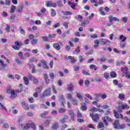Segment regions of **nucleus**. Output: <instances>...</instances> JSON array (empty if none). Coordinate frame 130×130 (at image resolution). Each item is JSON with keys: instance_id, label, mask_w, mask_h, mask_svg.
<instances>
[{"instance_id": "nucleus-19", "label": "nucleus", "mask_w": 130, "mask_h": 130, "mask_svg": "<svg viewBox=\"0 0 130 130\" xmlns=\"http://www.w3.org/2000/svg\"><path fill=\"white\" fill-rule=\"evenodd\" d=\"M0 66L1 67H2V68H4L8 67V64L5 63V62L2 60L1 59H0Z\"/></svg>"}, {"instance_id": "nucleus-10", "label": "nucleus", "mask_w": 130, "mask_h": 130, "mask_svg": "<svg viewBox=\"0 0 130 130\" xmlns=\"http://www.w3.org/2000/svg\"><path fill=\"white\" fill-rule=\"evenodd\" d=\"M114 85L117 86L118 88H122V84H118V81L117 80H114L113 81Z\"/></svg>"}, {"instance_id": "nucleus-26", "label": "nucleus", "mask_w": 130, "mask_h": 130, "mask_svg": "<svg viewBox=\"0 0 130 130\" xmlns=\"http://www.w3.org/2000/svg\"><path fill=\"white\" fill-rule=\"evenodd\" d=\"M48 114V111H44L43 113L40 114V116L42 118L45 117L46 115Z\"/></svg>"}, {"instance_id": "nucleus-30", "label": "nucleus", "mask_w": 130, "mask_h": 130, "mask_svg": "<svg viewBox=\"0 0 130 130\" xmlns=\"http://www.w3.org/2000/svg\"><path fill=\"white\" fill-rule=\"evenodd\" d=\"M51 15L52 17H55L56 16V12H55V10L54 9H51Z\"/></svg>"}, {"instance_id": "nucleus-27", "label": "nucleus", "mask_w": 130, "mask_h": 130, "mask_svg": "<svg viewBox=\"0 0 130 130\" xmlns=\"http://www.w3.org/2000/svg\"><path fill=\"white\" fill-rule=\"evenodd\" d=\"M23 81L25 85H28L29 84V79L26 77H23Z\"/></svg>"}, {"instance_id": "nucleus-28", "label": "nucleus", "mask_w": 130, "mask_h": 130, "mask_svg": "<svg viewBox=\"0 0 130 130\" xmlns=\"http://www.w3.org/2000/svg\"><path fill=\"white\" fill-rule=\"evenodd\" d=\"M124 97H125V95L122 93L119 94L118 98L119 99H121V100L123 101L124 100Z\"/></svg>"}, {"instance_id": "nucleus-32", "label": "nucleus", "mask_w": 130, "mask_h": 130, "mask_svg": "<svg viewBox=\"0 0 130 130\" xmlns=\"http://www.w3.org/2000/svg\"><path fill=\"white\" fill-rule=\"evenodd\" d=\"M125 127V124H122L120 125V124L119 125V126L118 127V129H124V128Z\"/></svg>"}, {"instance_id": "nucleus-60", "label": "nucleus", "mask_w": 130, "mask_h": 130, "mask_svg": "<svg viewBox=\"0 0 130 130\" xmlns=\"http://www.w3.org/2000/svg\"><path fill=\"white\" fill-rule=\"evenodd\" d=\"M24 56L25 57H30V56H31V54H30V53L25 52V53L24 54Z\"/></svg>"}, {"instance_id": "nucleus-59", "label": "nucleus", "mask_w": 130, "mask_h": 130, "mask_svg": "<svg viewBox=\"0 0 130 130\" xmlns=\"http://www.w3.org/2000/svg\"><path fill=\"white\" fill-rule=\"evenodd\" d=\"M65 49L67 51H70L71 50V47L67 45L65 46Z\"/></svg>"}, {"instance_id": "nucleus-44", "label": "nucleus", "mask_w": 130, "mask_h": 130, "mask_svg": "<svg viewBox=\"0 0 130 130\" xmlns=\"http://www.w3.org/2000/svg\"><path fill=\"white\" fill-rule=\"evenodd\" d=\"M82 72V74H83V75H85V76H89L90 75V73L86 71V70H83Z\"/></svg>"}, {"instance_id": "nucleus-24", "label": "nucleus", "mask_w": 130, "mask_h": 130, "mask_svg": "<svg viewBox=\"0 0 130 130\" xmlns=\"http://www.w3.org/2000/svg\"><path fill=\"white\" fill-rule=\"evenodd\" d=\"M87 105H86L85 103H84V105L81 107V110H82V111H85V110H87Z\"/></svg>"}, {"instance_id": "nucleus-25", "label": "nucleus", "mask_w": 130, "mask_h": 130, "mask_svg": "<svg viewBox=\"0 0 130 130\" xmlns=\"http://www.w3.org/2000/svg\"><path fill=\"white\" fill-rule=\"evenodd\" d=\"M110 76L111 77V78H116L117 75H116V73L115 72L112 71L110 73Z\"/></svg>"}, {"instance_id": "nucleus-6", "label": "nucleus", "mask_w": 130, "mask_h": 130, "mask_svg": "<svg viewBox=\"0 0 130 130\" xmlns=\"http://www.w3.org/2000/svg\"><path fill=\"white\" fill-rule=\"evenodd\" d=\"M59 101L63 107H64V103H66V101L64 100V97H63V95H60Z\"/></svg>"}, {"instance_id": "nucleus-29", "label": "nucleus", "mask_w": 130, "mask_h": 130, "mask_svg": "<svg viewBox=\"0 0 130 130\" xmlns=\"http://www.w3.org/2000/svg\"><path fill=\"white\" fill-rule=\"evenodd\" d=\"M63 14L65 15V16H70L71 15H73V13L70 12V11H63Z\"/></svg>"}, {"instance_id": "nucleus-61", "label": "nucleus", "mask_w": 130, "mask_h": 130, "mask_svg": "<svg viewBox=\"0 0 130 130\" xmlns=\"http://www.w3.org/2000/svg\"><path fill=\"white\" fill-rule=\"evenodd\" d=\"M69 22H64L63 23V25H64V26L65 27V28L66 29H68V28H69Z\"/></svg>"}, {"instance_id": "nucleus-51", "label": "nucleus", "mask_w": 130, "mask_h": 130, "mask_svg": "<svg viewBox=\"0 0 130 130\" xmlns=\"http://www.w3.org/2000/svg\"><path fill=\"white\" fill-rule=\"evenodd\" d=\"M104 77L105 79H108L109 78V73H105L104 74Z\"/></svg>"}, {"instance_id": "nucleus-37", "label": "nucleus", "mask_w": 130, "mask_h": 130, "mask_svg": "<svg viewBox=\"0 0 130 130\" xmlns=\"http://www.w3.org/2000/svg\"><path fill=\"white\" fill-rule=\"evenodd\" d=\"M126 46V44L124 43H122V42H121L120 43V47H121V48H124V47H125V46Z\"/></svg>"}, {"instance_id": "nucleus-54", "label": "nucleus", "mask_w": 130, "mask_h": 130, "mask_svg": "<svg viewBox=\"0 0 130 130\" xmlns=\"http://www.w3.org/2000/svg\"><path fill=\"white\" fill-rule=\"evenodd\" d=\"M14 44L16 46H22L23 45V43H19V42H15Z\"/></svg>"}, {"instance_id": "nucleus-39", "label": "nucleus", "mask_w": 130, "mask_h": 130, "mask_svg": "<svg viewBox=\"0 0 130 130\" xmlns=\"http://www.w3.org/2000/svg\"><path fill=\"white\" fill-rule=\"evenodd\" d=\"M81 47L80 46H77L75 49V52H77V53H80L81 52Z\"/></svg>"}, {"instance_id": "nucleus-3", "label": "nucleus", "mask_w": 130, "mask_h": 130, "mask_svg": "<svg viewBox=\"0 0 130 130\" xmlns=\"http://www.w3.org/2000/svg\"><path fill=\"white\" fill-rule=\"evenodd\" d=\"M7 93H8V94L11 93L10 99H14V98H16L17 97L15 90L11 91V90L8 89Z\"/></svg>"}, {"instance_id": "nucleus-62", "label": "nucleus", "mask_w": 130, "mask_h": 130, "mask_svg": "<svg viewBox=\"0 0 130 130\" xmlns=\"http://www.w3.org/2000/svg\"><path fill=\"white\" fill-rule=\"evenodd\" d=\"M109 107L107 105H103L101 106V108L103 109H107Z\"/></svg>"}, {"instance_id": "nucleus-57", "label": "nucleus", "mask_w": 130, "mask_h": 130, "mask_svg": "<svg viewBox=\"0 0 130 130\" xmlns=\"http://www.w3.org/2000/svg\"><path fill=\"white\" fill-rule=\"evenodd\" d=\"M80 69V67L79 66H74V70L75 71V72H78V71H79V70Z\"/></svg>"}, {"instance_id": "nucleus-14", "label": "nucleus", "mask_w": 130, "mask_h": 130, "mask_svg": "<svg viewBox=\"0 0 130 130\" xmlns=\"http://www.w3.org/2000/svg\"><path fill=\"white\" fill-rule=\"evenodd\" d=\"M68 119H69V116H64L63 119L60 120V122H61V123H64L67 122Z\"/></svg>"}, {"instance_id": "nucleus-15", "label": "nucleus", "mask_w": 130, "mask_h": 130, "mask_svg": "<svg viewBox=\"0 0 130 130\" xmlns=\"http://www.w3.org/2000/svg\"><path fill=\"white\" fill-rule=\"evenodd\" d=\"M53 47L56 49V50H59L60 49V46L57 43H54L53 45Z\"/></svg>"}, {"instance_id": "nucleus-41", "label": "nucleus", "mask_w": 130, "mask_h": 130, "mask_svg": "<svg viewBox=\"0 0 130 130\" xmlns=\"http://www.w3.org/2000/svg\"><path fill=\"white\" fill-rule=\"evenodd\" d=\"M15 61L17 62V64H22V61L19 58L15 59Z\"/></svg>"}, {"instance_id": "nucleus-23", "label": "nucleus", "mask_w": 130, "mask_h": 130, "mask_svg": "<svg viewBox=\"0 0 130 130\" xmlns=\"http://www.w3.org/2000/svg\"><path fill=\"white\" fill-rule=\"evenodd\" d=\"M68 58L69 59H71L70 61H71V63H75L76 60L75 59V58H74V57H73L72 56H68Z\"/></svg>"}, {"instance_id": "nucleus-4", "label": "nucleus", "mask_w": 130, "mask_h": 130, "mask_svg": "<svg viewBox=\"0 0 130 130\" xmlns=\"http://www.w3.org/2000/svg\"><path fill=\"white\" fill-rule=\"evenodd\" d=\"M19 126H20V129H28L31 127V124L26 123V125L23 124H20Z\"/></svg>"}, {"instance_id": "nucleus-43", "label": "nucleus", "mask_w": 130, "mask_h": 130, "mask_svg": "<svg viewBox=\"0 0 130 130\" xmlns=\"http://www.w3.org/2000/svg\"><path fill=\"white\" fill-rule=\"evenodd\" d=\"M18 56L20 57V59H24V57H23V52H19L18 53Z\"/></svg>"}, {"instance_id": "nucleus-2", "label": "nucleus", "mask_w": 130, "mask_h": 130, "mask_svg": "<svg viewBox=\"0 0 130 130\" xmlns=\"http://www.w3.org/2000/svg\"><path fill=\"white\" fill-rule=\"evenodd\" d=\"M90 116L94 121H97V120H99V114H98L90 113Z\"/></svg>"}, {"instance_id": "nucleus-7", "label": "nucleus", "mask_w": 130, "mask_h": 130, "mask_svg": "<svg viewBox=\"0 0 130 130\" xmlns=\"http://www.w3.org/2000/svg\"><path fill=\"white\" fill-rule=\"evenodd\" d=\"M109 20L110 23H112L114 21L119 22V19L117 18L116 17H113V16H109Z\"/></svg>"}, {"instance_id": "nucleus-31", "label": "nucleus", "mask_w": 130, "mask_h": 130, "mask_svg": "<svg viewBox=\"0 0 130 130\" xmlns=\"http://www.w3.org/2000/svg\"><path fill=\"white\" fill-rule=\"evenodd\" d=\"M114 116L116 118H119L120 117V114L118 113V112L116 111H114Z\"/></svg>"}, {"instance_id": "nucleus-52", "label": "nucleus", "mask_w": 130, "mask_h": 130, "mask_svg": "<svg viewBox=\"0 0 130 130\" xmlns=\"http://www.w3.org/2000/svg\"><path fill=\"white\" fill-rule=\"evenodd\" d=\"M49 123H50V120H47L44 122V124L45 125H49Z\"/></svg>"}, {"instance_id": "nucleus-9", "label": "nucleus", "mask_w": 130, "mask_h": 130, "mask_svg": "<svg viewBox=\"0 0 130 130\" xmlns=\"http://www.w3.org/2000/svg\"><path fill=\"white\" fill-rule=\"evenodd\" d=\"M121 109H125V106H124V105H122L121 106L119 105L117 110L119 112V113H121V112H122Z\"/></svg>"}, {"instance_id": "nucleus-49", "label": "nucleus", "mask_w": 130, "mask_h": 130, "mask_svg": "<svg viewBox=\"0 0 130 130\" xmlns=\"http://www.w3.org/2000/svg\"><path fill=\"white\" fill-rule=\"evenodd\" d=\"M59 113H63V112H66V109H63L62 108H60L58 110Z\"/></svg>"}, {"instance_id": "nucleus-35", "label": "nucleus", "mask_w": 130, "mask_h": 130, "mask_svg": "<svg viewBox=\"0 0 130 130\" xmlns=\"http://www.w3.org/2000/svg\"><path fill=\"white\" fill-rule=\"evenodd\" d=\"M71 102L73 105H78V103L77 102V100H76V99H72Z\"/></svg>"}, {"instance_id": "nucleus-21", "label": "nucleus", "mask_w": 130, "mask_h": 130, "mask_svg": "<svg viewBox=\"0 0 130 130\" xmlns=\"http://www.w3.org/2000/svg\"><path fill=\"white\" fill-rule=\"evenodd\" d=\"M89 69L90 70H93V69H94V71H97L98 68L94 64H91L90 66H89Z\"/></svg>"}, {"instance_id": "nucleus-50", "label": "nucleus", "mask_w": 130, "mask_h": 130, "mask_svg": "<svg viewBox=\"0 0 130 130\" xmlns=\"http://www.w3.org/2000/svg\"><path fill=\"white\" fill-rule=\"evenodd\" d=\"M0 109H3L4 110H5L7 111V108H6V107L4 106V105L2 104V103H0Z\"/></svg>"}, {"instance_id": "nucleus-16", "label": "nucleus", "mask_w": 130, "mask_h": 130, "mask_svg": "<svg viewBox=\"0 0 130 130\" xmlns=\"http://www.w3.org/2000/svg\"><path fill=\"white\" fill-rule=\"evenodd\" d=\"M73 88H74L73 84L70 83V84H68L67 90L68 91H73L74 90Z\"/></svg>"}, {"instance_id": "nucleus-58", "label": "nucleus", "mask_w": 130, "mask_h": 130, "mask_svg": "<svg viewBox=\"0 0 130 130\" xmlns=\"http://www.w3.org/2000/svg\"><path fill=\"white\" fill-rule=\"evenodd\" d=\"M49 76L52 80H53V79H54V74H53V73H49Z\"/></svg>"}, {"instance_id": "nucleus-38", "label": "nucleus", "mask_w": 130, "mask_h": 130, "mask_svg": "<svg viewBox=\"0 0 130 130\" xmlns=\"http://www.w3.org/2000/svg\"><path fill=\"white\" fill-rule=\"evenodd\" d=\"M69 5H71V7L72 8V9H73V10H75L76 3H69Z\"/></svg>"}, {"instance_id": "nucleus-48", "label": "nucleus", "mask_w": 130, "mask_h": 130, "mask_svg": "<svg viewBox=\"0 0 130 130\" xmlns=\"http://www.w3.org/2000/svg\"><path fill=\"white\" fill-rule=\"evenodd\" d=\"M17 12H19V13H21V12H23V7L19 6L17 9Z\"/></svg>"}, {"instance_id": "nucleus-63", "label": "nucleus", "mask_w": 130, "mask_h": 130, "mask_svg": "<svg viewBox=\"0 0 130 130\" xmlns=\"http://www.w3.org/2000/svg\"><path fill=\"white\" fill-rule=\"evenodd\" d=\"M46 6L47 7H51V2L50 1H48L46 3Z\"/></svg>"}, {"instance_id": "nucleus-13", "label": "nucleus", "mask_w": 130, "mask_h": 130, "mask_svg": "<svg viewBox=\"0 0 130 130\" xmlns=\"http://www.w3.org/2000/svg\"><path fill=\"white\" fill-rule=\"evenodd\" d=\"M41 62L43 63V67L45 70H48V67H47V62L44 60H42Z\"/></svg>"}, {"instance_id": "nucleus-22", "label": "nucleus", "mask_w": 130, "mask_h": 130, "mask_svg": "<svg viewBox=\"0 0 130 130\" xmlns=\"http://www.w3.org/2000/svg\"><path fill=\"white\" fill-rule=\"evenodd\" d=\"M106 59H107L105 57H102L101 58H98L97 60L101 61V62H103L106 61Z\"/></svg>"}, {"instance_id": "nucleus-53", "label": "nucleus", "mask_w": 130, "mask_h": 130, "mask_svg": "<svg viewBox=\"0 0 130 130\" xmlns=\"http://www.w3.org/2000/svg\"><path fill=\"white\" fill-rule=\"evenodd\" d=\"M10 29H11V26L7 24L6 25V28H5V30L7 32H10Z\"/></svg>"}, {"instance_id": "nucleus-5", "label": "nucleus", "mask_w": 130, "mask_h": 130, "mask_svg": "<svg viewBox=\"0 0 130 130\" xmlns=\"http://www.w3.org/2000/svg\"><path fill=\"white\" fill-rule=\"evenodd\" d=\"M100 42H101V44H103V45H109L111 43L110 41L107 39H102L100 41Z\"/></svg>"}, {"instance_id": "nucleus-11", "label": "nucleus", "mask_w": 130, "mask_h": 130, "mask_svg": "<svg viewBox=\"0 0 130 130\" xmlns=\"http://www.w3.org/2000/svg\"><path fill=\"white\" fill-rule=\"evenodd\" d=\"M44 79L45 81V83H46V84H49V81H50V80H49V79H48V75L47 73H45L44 75Z\"/></svg>"}, {"instance_id": "nucleus-56", "label": "nucleus", "mask_w": 130, "mask_h": 130, "mask_svg": "<svg viewBox=\"0 0 130 130\" xmlns=\"http://www.w3.org/2000/svg\"><path fill=\"white\" fill-rule=\"evenodd\" d=\"M102 119H103V121L104 122L105 124L106 125H107V118H106V117H102Z\"/></svg>"}, {"instance_id": "nucleus-17", "label": "nucleus", "mask_w": 130, "mask_h": 130, "mask_svg": "<svg viewBox=\"0 0 130 130\" xmlns=\"http://www.w3.org/2000/svg\"><path fill=\"white\" fill-rule=\"evenodd\" d=\"M76 97L79 99L81 101H83L84 99H83V95H81L79 92H76Z\"/></svg>"}, {"instance_id": "nucleus-46", "label": "nucleus", "mask_w": 130, "mask_h": 130, "mask_svg": "<svg viewBox=\"0 0 130 130\" xmlns=\"http://www.w3.org/2000/svg\"><path fill=\"white\" fill-rule=\"evenodd\" d=\"M98 127L99 128H102V127H104V124L102 122L99 123V124L98 125Z\"/></svg>"}, {"instance_id": "nucleus-18", "label": "nucleus", "mask_w": 130, "mask_h": 130, "mask_svg": "<svg viewBox=\"0 0 130 130\" xmlns=\"http://www.w3.org/2000/svg\"><path fill=\"white\" fill-rule=\"evenodd\" d=\"M43 87L42 86L38 87L36 88V92L37 93H41Z\"/></svg>"}, {"instance_id": "nucleus-40", "label": "nucleus", "mask_w": 130, "mask_h": 130, "mask_svg": "<svg viewBox=\"0 0 130 130\" xmlns=\"http://www.w3.org/2000/svg\"><path fill=\"white\" fill-rule=\"evenodd\" d=\"M122 22H123V23H126L127 22L128 18L127 17H122L121 19Z\"/></svg>"}, {"instance_id": "nucleus-36", "label": "nucleus", "mask_w": 130, "mask_h": 130, "mask_svg": "<svg viewBox=\"0 0 130 130\" xmlns=\"http://www.w3.org/2000/svg\"><path fill=\"white\" fill-rule=\"evenodd\" d=\"M19 31H20V33H21V34H22V35H25V30L23 29V28H22V27H20L19 28Z\"/></svg>"}, {"instance_id": "nucleus-34", "label": "nucleus", "mask_w": 130, "mask_h": 130, "mask_svg": "<svg viewBox=\"0 0 130 130\" xmlns=\"http://www.w3.org/2000/svg\"><path fill=\"white\" fill-rule=\"evenodd\" d=\"M119 38L122 40L121 42H124L126 40V37H124L123 35L120 36Z\"/></svg>"}, {"instance_id": "nucleus-64", "label": "nucleus", "mask_w": 130, "mask_h": 130, "mask_svg": "<svg viewBox=\"0 0 130 130\" xmlns=\"http://www.w3.org/2000/svg\"><path fill=\"white\" fill-rule=\"evenodd\" d=\"M124 119L126 121V122H128V123H129L130 120L128 118H127V117H124Z\"/></svg>"}, {"instance_id": "nucleus-47", "label": "nucleus", "mask_w": 130, "mask_h": 130, "mask_svg": "<svg viewBox=\"0 0 130 130\" xmlns=\"http://www.w3.org/2000/svg\"><path fill=\"white\" fill-rule=\"evenodd\" d=\"M79 60L80 62H82L83 60H85V58L83 57V56L80 55L79 56Z\"/></svg>"}, {"instance_id": "nucleus-55", "label": "nucleus", "mask_w": 130, "mask_h": 130, "mask_svg": "<svg viewBox=\"0 0 130 130\" xmlns=\"http://www.w3.org/2000/svg\"><path fill=\"white\" fill-rule=\"evenodd\" d=\"M125 77L127 78V79H130V73L129 72L124 74Z\"/></svg>"}, {"instance_id": "nucleus-12", "label": "nucleus", "mask_w": 130, "mask_h": 130, "mask_svg": "<svg viewBox=\"0 0 130 130\" xmlns=\"http://www.w3.org/2000/svg\"><path fill=\"white\" fill-rule=\"evenodd\" d=\"M119 121L118 120H116L115 121L114 123H113V126L114 128L116 129H118V126H119Z\"/></svg>"}, {"instance_id": "nucleus-45", "label": "nucleus", "mask_w": 130, "mask_h": 130, "mask_svg": "<svg viewBox=\"0 0 130 130\" xmlns=\"http://www.w3.org/2000/svg\"><path fill=\"white\" fill-rule=\"evenodd\" d=\"M31 44L32 45H35V44H37V39H34L31 42Z\"/></svg>"}, {"instance_id": "nucleus-8", "label": "nucleus", "mask_w": 130, "mask_h": 130, "mask_svg": "<svg viewBox=\"0 0 130 130\" xmlns=\"http://www.w3.org/2000/svg\"><path fill=\"white\" fill-rule=\"evenodd\" d=\"M59 126V125L58 124V122H55L54 123H53V124L51 126L52 129L56 130L57 129V128H58Z\"/></svg>"}, {"instance_id": "nucleus-1", "label": "nucleus", "mask_w": 130, "mask_h": 130, "mask_svg": "<svg viewBox=\"0 0 130 130\" xmlns=\"http://www.w3.org/2000/svg\"><path fill=\"white\" fill-rule=\"evenodd\" d=\"M50 90V88H48V89H46L42 93L41 98H44V97L50 96V94H51Z\"/></svg>"}, {"instance_id": "nucleus-33", "label": "nucleus", "mask_w": 130, "mask_h": 130, "mask_svg": "<svg viewBox=\"0 0 130 130\" xmlns=\"http://www.w3.org/2000/svg\"><path fill=\"white\" fill-rule=\"evenodd\" d=\"M15 10H16V6L12 5L10 10V13L13 14V13H15Z\"/></svg>"}, {"instance_id": "nucleus-20", "label": "nucleus", "mask_w": 130, "mask_h": 130, "mask_svg": "<svg viewBox=\"0 0 130 130\" xmlns=\"http://www.w3.org/2000/svg\"><path fill=\"white\" fill-rule=\"evenodd\" d=\"M121 70L122 73L124 74V75H125L126 73L128 72V68H127V67L122 68Z\"/></svg>"}, {"instance_id": "nucleus-42", "label": "nucleus", "mask_w": 130, "mask_h": 130, "mask_svg": "<svg viewBox=\"0 0 130 130\" xmlns=\"http://www.w3.org/2000/svg\"><path fill=\"white\" fill-rule=\"evenodd\" d=\"M90 110L91 111H93V112L99 111V109L95 108L94 107H93L90 109Z\"/></svg>"}]
</instances>
